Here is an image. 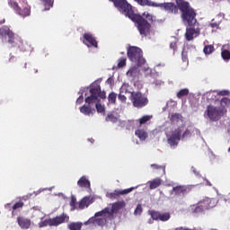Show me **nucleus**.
Listing matches in <instances>:
<instances>
[{"instance_id": "f257e3e1", "label": "nucleus", "mask_w": 230, "mask_h": 230, "mask_svg": "<svg viewBox=\"0 0 230 230\" xmlns=\"http://www.w3.org/2000/svg\"><path fill=\"white\" fill-rule=\"evenodd\" d=\"M109 1H111V3H113L115 8H117L119 12H121L123 15L128 17V19H130L132 22L137 24V28L142 37H146L147 35H150V30H152V22H154L153 14L148 12H144L142 15L135 13L134 10L132 9V5L128 4L127 0Z\"/></svg>"}, {"instance_id": "f03ea898", "label": "nucleus", "mask_w": 230, "mask_h": 230, "mask_svg": "<svg viewBox=\"0 0 230 230\" xmlns=\"http://www.w3.org/2000/svg\"><path fill=\"white\" fill-rule=\"evenodd\" d=\"M179 10L181 12V17L189 26H195L197 24V13L190 5L189 2H181L178 4Z\"/></svg>"}, {"instance_id": "7ed1b4c3", "label": "nucleus", "mask_w": 230, "mask_h": 230, "mask_svg": "<svg viewBox=\"0 0 230 230\" xmlns=\"http://www.w3.org/2000/svg\"><path fill=\"white\" fill-rule=\"evenodd\" d=\"M182 132V127H178L171 135L167 136V143L170 146H177V145H179V141L191 136V131H190V129H186L183 133Z\"/></svg>"}, {"instance_id": "20e7f679", "label": "nucleus", "mask_w": 230, "mask_h": 230, "mask_svg": "<svg viewBox=\"0 0 230 230\" xmlns=\"http://www.w3.org/2000/svg\"><path fill=\"white\" fill-rule=\"evenodd\" d=\"M8 4L11 8H13V10H14L17 15H20V17H22L23 19L31 15V7L26 1L22 2V6L19 5L17 2H13L12 0L8 2Z\"/></svg>"}, {"instance_id": "39448f33", "label": "nucleus", "mask_w": 230, "mask_h": 230, "mask_svg": "<svg viewBox=\"0 0 230 230\" xmlns=\"http://www.w3.org/2000/svg\"><path fill=\"white\" fill-rule=\"evenodd\" d=\"M128 58L131 62H135L138 66H145L146 63V60L143 58V50L137 47H129L128 49Z\"/></svg>"}, {"instance_id": "423d86ee", "label": "nucleus", "mask_w": 230, "mask_h": 230, "mask_svg": "<svg viewBox=\"0 0 230 230\" xmlns=\"http://www.w3.org/2000/svg\"><path fill=\"white\" fill-rule=\"evenodd\" d=\"M131 103L136 109H143L148 105V97L141 92H132L130 94Z\"/></svg>"}, {"instance_id": "0eeeda50", "label": "nucleus", "mask_w": 230, "mask_h": 230, "mask_svg": "<svg viewBox=\"0 0 230 230\" xmlns=\"http://www.w3.org/2000/svg\"><path fill=\"white\" fill-rule=\"evenodd\" d=\"M69 220V216L67 214L63 213L60 216H57L53 218L45 219L44 221H41L39 226L40 227H46L48 226H50V227H57V226H60V224H64V222H67Z\"/></svg>"}, {"instance_id": "6e6552de", "label": "nucleus", "mask_w": 230, "mask_h": 230, "mask_svg": "<svg viewBox=\"0 0 230 230\" xmlns=\"http://www.w3.org/2000/svg\"><path fill=\"white\" fill-rule=\"evenodd\" d=\"M0 36L2 39H7V41L13 48H15L17 46V40L19 39L15 37V33H13V31L10 29V27L4 25L0 28Z\"/></svg>"}, {"instance_id": "1a4fd4ad", "label": "nucleus", "mask_w": 230, "mask_h": 230, "mask_svg": "<svg viewBox=\"0 0 230 230\" xmlns=\"http://www.w3.org/2000/svg\"><path fill=\"white\" fill-rule=\"evenodd\" d=\"M205 114L208 116L211 121H218L222 114H224V111L215 106L208 105L207 107V111H205Z\"/></svg>"}, {"instance_id": "9d476101", "label": "nucleus", "mask_w": 230, "mask_h": 230, "mask_svg": "<svg viewBox=\"0 0 230 230\" xmlns=\"http://www.w3.org/2000/svg\"><path fill=\"white\" fill-rule=\"evenodd\" d=\"M137 188V187H131L121 190H115L113 192L108 193L107 197L108 199H111V200H115L119 199L120 195H128V193H132V191H134V190H136Z\"/></svg>"}, {"instance_id": "9b49d317", "label": "nucleus", "mask_w": 230, "mask_h": 230, "mask_svg": "<svg viewBox=\"0 0 230 230\" xmlns=\"http://www.w3.org/2000/svg\"><path fill=\"white\" fill-rule=\"evenodd\" d=\"M155 8H162V10H164V12H167V13H177L179 12V7H177V5H175L173 3H156Z\"/></svg>"}, {"instance_id": "f8f14e48", "label": "nucleus", "mask_w": 230, "mask_h": 230, "mask_svg": "<svg viewBox=\"0 0 230 230\" xmlns=\"http://www.w3.org/2000/svg\"><path fill=\"white\" fill-rule=\"evenodd\" d=\"M83 44L87 46V48H98V40L89 32L84 34Z\"/></svg>"}, {"instance_id": "ddd939ff", "label": "nucleus", "mask_w": 230, "mask_h": 230, "mask_svg": "<svg viewBox=\"0 0 230 230\" xmlns=\"http://www.w3.org/2000/svg\"><path fill=\"white\" fill-rule=\"evenodd\" d=\"M172 193L174 197H185L190 193V187L185 185H178L172 188Z\"/></svg>"}, {"instance_id": "4468645a", "label": "nucleus", "mask_w": 230, "mask_h": 230, "mask_svg": "<svg viewBox=\"0 0 230 230\" xmlns=\"http://www.w3.org/2000/svg\"><path fill=\"white\" fill-rule=\"evenodd\" d=\"M200 35V29L199 28H193L190 27L186 29V33H185V39L187 40H193L195 38L199 37Z\"/></svg>"}, {"instance_id": "2eb2a0df", "label": "nucleus", "mask_w": 230, "mask_h": 230, "mask_svg": "<svg viewBox=\"0 0 230 230\" xmlns=\"http://www.w3.org/2000/svg\"><path fill=\"white\" fill-rule=\"evenodd\" d=\"M125 206V201H118L113 203L111 208H109L110 217H112V215H114L115 213H118L119 209H123Z\"/></svg>"}, {"instance_id": "dca6fc26", "label": "nucleus", "mask_w": 230, "mask_h": 230, "mask_svg": "<svg viewBox=\"0 0 230 230\" xmlns=\"http://www.w3.org/2000/svg\"><path fill=\"white\" fill-rule=\"evenodd\" d=\"M17 222L22 229H30V226H31V220L22 217H17Z\"/></svg>"}, {"instance_id": "f3484780", "label": "nucleus", "mask_w": 230, "mask_h": 230, "mask_svg": "<svg viewBox=\"0 0 230 230\" xmlns=\"http://www.w3.org/2000/svg\"><path fill=\"white\" fill-rule=\"evenodd\" d=\"M24 208V201H18L14 203V205L12 207V204L7 203L5 205V208L9 209V211H12V214L13 215V211H17V209H22Z\"/></svg>"}, {"instance_id": "a211bd4d", "label": "nucleus", "mask_w": 230, "mask_h": 230, "mask_svg": "<svg viewBox=\"0 0 230 230\" xmlns=\"http://www.w3.org/2000/svg\"><path fill=\"white\" fill-rule=\"evenodd\" d=\"M80 112L82 114H84V116H91V114H94V112H96V110L91 108V105H83L80 108Z\"/></svg>"}, {"instance_id": "6ab92c4d", "label": "nucleus", "mask_w": 230, "mask_h": 230, "mask_svg": "<svg viewBox=\"0 0 230 230\" xmlns=\"http://www.w3.org/2000/svg\"><path fill=\"white\" fill-rule=\"evenodd\" d=\"M105 218H96V217H91L86 221L87 224H93V226H105Z\"/></svg>"}, {"instance_id": "aec40b11", "label": "nucleus", "mask_w": 230, "mask_h": 230, "mask_svg": "<svg viewBox=\"0 0 230 230\" xmlns=\"http://www.w3.org/2000/svg\"><path fill=\"white\" fill-rule=\"evenodd\" d=\"M79 188H91V181L85 177L82 176L77 181Z\"/></svg>"}, {"instance_id": "412c9836", "label": "nucleus", "mask_w": 230, "mask_h": 230, "mask_svg": "<svg viewBox=\"0 0 230 230\" xmlns=\"http://www.w3.org/2000/svg\"><path fill=\"white\" fill-rule=\"evenodd\" d=\"M127 75L129 76L130 78H132L133 80H136V78H137V76H139V68H137V66L131 67L127 72Z\"/></svg>"}, {"instance_id": "4be33fe9", "label": "nucleus", "mask_w": 230, "mask_h": 230, "mask_svg": "<svg viewBox=\"0 0 230 230\" xmlns=\"http://www.w3.org/2000/svg\"><path fill=\"white\" fill-rule=\"evenodd\" d=\"M137 4H140V6H153L155 8L157 6V3L153 2L151 0H134Z\"/></svg>"}, {"instance_id": "5701e85b", "label": "nucleus", "mask_w": 230, "mask_h": 230, "mask_svg": "<svg viewBox=\"0 0 230 230\" xmlns=\"http://www.w3.org/2000/svg\"><path fill=\"white\" fill-rule=\"evenodd\" d=\"M135 136L140 139V141H145L148 137V133L145 129H137L135 131Z\"/></svg>"}, {"instance_id": "b1692460", "label": "nucleus", "mask_w": 230, "mask_h": 230, "mask_svg": "<svg viewBox=\"0 0 230 230\" xmlns=\"http://www.w3.org/2000/svg\"><path fill=\"white\" fill-rule=\"evenodd\" d=\"M199 206L203 208V209H210V208H213L211 205V199H204L203 200L199 202Z\"/></svg>"}, {"instance_id": "393cba45", "label": "nucleus", "mask_w": 230, "mask_h": 230, "mask_svg": "<svg viewBox=\"0 0 230 230\" xmlns=\"http://www.w3.org/2000/svg\"><path fill=\"white\" fill-rule=\"evenodd\" d=\"M220 106L222 107V111L223 112H227L226 110V107H230V98L228 97H224L220 101Z\"/></svg>"}, {"instance_id": "a878e982", "label": "nucleus", "mask_w": 230, "mask_h": 230, "mask_svg": "<svg viewBox=\"0 0 230 230\" xmlns=\"http://www.w3.org/2000/svg\"><path fill=\"white\" fill-rule=\"evenodd\" d=\"M163 181L161 178H155V180L149 181V188L151 190H155V188H159L161 186Z\"/></svg>"}, {"instance_id": "bb28decb", "label": "nucleus", "mask_w": 230, "mask_h": 230, "mask_svg": "<svg viewBox=\"0 0 230 230\" xmlns=\"http://www.w3.org/2000/svg\"><path fill=\"white\" fill-rule=\"evenodd\" d=\"M84 224L82 222H72L67 225L69 230H82Z\"/></svg>"}, {"instance_id": "cd10ccee", "label": "nucleus", "mask_w": 230, "mask_h": 230, "mask_svg": "<svg viewBox=\"0 0 230 230\" xmlns=\"http://www.w3.org/2000/svg\"><path fill=\"white\" fill-rule=\"evenodd\" d=\"M85 208H89V199L84 198L78 202L77 209H85Z\"/></svg>"}, {"instance_id": "c85d7f7f", "label": "nucleus", "mask_w": 230, "mask_h": 230, "mask_svg": "<svg viewBox=\"0 0 230 230\" xmlns=\"http://www.w3.org/2000/svg\"><path fill=\"white\" fill-rule=\"evenodd\" d=\"M100 91H102V87L100 85H93L90 88V94L92 96H95L98 98V94H100Z\"/></svg>"}, {"instance_id": "c756f323", "label": "nucleus", "mask_w": 230, "mask_h": 230, "mask_svg": "<svg viewBox=\"0 0 230 230\" xmlns=\"http://www.w3.org/2000/svg\"><path fill=\"white\" fill-rule=\"evenodd\" d=\"M188 94H190V90L188 88H183L177 93L176 96L181 100V98H184V96H188Z\"/></svg>"}, {"instance_id": "7c9ffc66", "label": "nucleus", "mask_w": 230, "mask_h": 230, "mask_svg": "<svg viewBox=\"0 0 230 230\" xmlns=\"http://www.w3.org/2000/svg\"><path fill=\"white\" fill-rule=\"evenodd\" d=\"M221 57L223 58V60H226V62H229V60H230V51L224 49V47H223V49L221 50Z\"/></svg>"}, {"instance_id": "2f4dec72", "label": "nucleus", "mask_w": 230, "mask_h": 230, "mask_svg": "<svg viewBox=\"0 0 230 230\" xmlns=\"http://www.w3.org/2000/svg\"><path fill=\"white\" fill-rule=\"evenodd\" d=\"M215 51V46L213 45H206L203 49V53L205 55H211Z\"/></svg>"}, {"instance_id": "473e14b6", "label": "nucleus", "mask_w": 230, "mask_h": 230, "mask_svg": "<svg viewBox=\"0 0 230 230\" xmlns=\"http://www.w3.org/2000/svg\"><path fill=\"white\" fill-rule=\"evenodd\" d=\"M96 102H98V97L94 95H90L85 98V103L88 105H93V103H96Z\"/></svg>"}, {"instance_id": "72a5a7b5", "label": "nucleus", "mask_w": 230, "mask_h": 230, "mask_svg": "<svg viewBox=\"0 0 230 230\" xmlns=\"http://www.w3.org/2000/svg\"><path fill=\"white\" fill-rule=\"evenodd\" d=\"M171 218L170 212H164V213H160V217L158 220L161 222H168V220Z\"/></svg>"}, {"instance_id": "f704fd0d", "label": "nucleus", "mask_w": 230, "mask_h": 230, "mask_svg": "<svg viewBox=\"0 0 230 230\" xmlns=\"http://www.w3.org/2000/svg\"><path fill=\"white\" fill-rule=\"evenodd\" d=\"M106 121H111V123H118V117L114 113H109L106 117Z\"/></svg>"}, {"instance_id": "c9c22d12", "label": "nucleus", "mask_w": 230, "mask_h": 230, "mask_svg": "<svg viewBox=\"0 0 230 230\" xmlns=\"http://www.w3.org/2000/svg\"><path fill=\"white\" fill-rule=\"evenodd\" d=\"M149 215L151 216V218L153 220H159L161 212L155 211V210H151V211H149Z\"/></svg>"}, {"instance_id": "e433bc0d", "label": "nucleus", "mask_w": 230, "mask_h": 230, "mask_svg": "<svg viewBox=\"0 0 230 230\" xmlns=\"http://www.w3.org/2000/svg\"><path fill=\"white\" fill-rule=\"evenodd\" d=\"M118 98V94L116 93L111 92L108 96L109 103H116V99Z\"/></svg>"}, {"instance_id": "4c0bfd02", "label": "nucleus", "mask_w": 230, "mask_h": 230, "mask_svg": "<svg viewBox=\"0 0 230 230\" xmlns=\"http://www.w3.org/2000/svg\"><path fill=\"white\" fill-rule=\"evenodd\" d=\"M43 4L45 6L44 12H46V10H49L53 7V0H43Z\"/></svg>"}, {"instance_id": "58836bf2", "label": "nucleus", "mask_w": 230, "mask_h": 230, "mask_svg": "<svg viewBox=\"0 0 230 230\" xmlns=\"http://www.w3.org/2000/svg\"><path fill=\"white\" fill-rule=\"evenodd\" d=\"M103 215H110L109 208H105L102 211L95 213L93 217L96 218V217H103Z\"/></svg>"}, {"instance_id": "ea45409f", "label": "nucleus", "mask_w": 230, "mask_h": 230, "mask_svg": "<svg viewBox=\"0 0 230 230\" xmlns=\"http://www.w3.org/2000/svg\"><path fill=\"white\" fill-rule=\"evenodd\" d=\"M95 109H96L97 112H99L101 114H105V106L102 105V103H96Z\"/></svg>"}, {"instance_id": "a19ab883", "label": "nucleus", "mask_w": 230, "mask_h": 230, "mask_svg": "<svg viewBox=\"0 0 230 230\" xmlns=\"http://www.w3.org/2000/svg\"><path fill=\"white\" fill-rule=\"evenodd\" d=\"M152 119V116L150 115H145L141 119H139L140 125H145V123H147V121H150Z\"/></svg>"}, {"instance_id": "79ce46f5", "label": "nucleus", "mask_w": 230, "mask_h": 230, "mask_svg": "<svg viewBox=\"0 0 230 230\" xmlns=\"http://www.w3.org/2000/svg\"><path fill=\"white\" fill-rule=\"evenodd\" d=\"M127 66V58H120L118 60V67L121 68V67H125Z\"/></svg>"}, {"instance_id": "37998d69", "label": "nucleus", "mask_w": 230, "mask_h": 230, "mask_svg": "<svg viewBox=\"0 0 230 230\" xmlns=\"http://www.w3.org/2000/svg\"><path fill=\"white\" fill-rule=\"evenodd\" d=\"M70 206L73 209H78V207H76V198H75V196L71 197Z\"/></svg>"}, {"instance_id": "c03bdc74", "label": "nucleus", "mask_w": 230, "mask_h": 230, "mask_svg": "<svg viewBox=\"0 0 230 230\" xmlns=\"http://www.w3.org/2000/svg\"><path fill=\"white\" fill-rule=\"evenodd\" d=\"M141 213H143V207L141 206V204H138L134 211V215L137 216L141 215Z\"/></svg>"}, {"instance_id": "a18cd8bd", "label": "nucleus", "mask_w": 230, "mask_h": 230, "mask_svg": "<svg viewBox=\"0 0 230 230\" xmlns=\"http://www.w3.org/2000/svg\"><path fill=\"white\" fill-rule=\"evenodd\" d=\"M181 118H182V115L179 114V113H174L172 115V121H180Z\"/></svg>"}, {"instance_id": "49530a36", "label": "nucleus", "mask_w": 230, "mask_h": 230, "mask_svg": "<svg viewBox=\"0 0 230 230\" xmlns=\"http://www.w3.org/2000/svg\"><path fill=\"white\" fill-rule=\"evenodd\" d=\"M151 168H153V170H164V166L158 165L157 164H151Z\"/></svg>"}, {"instance_id": "de8ad7c7", "label": "nucleus", "mask_w": 230, "mask_h": 230, "mask_svg": "<svg viewBox=\"0 0 230 230\" xmlns=\"http://www.w3.org/2000/svg\"><path fill=\"white\" fill-rule=\"evenodd\" d=\"M204 211V208L199 204L194 209V213H202Z\"/></svg>"}, {"instance_id": "09e8293b", "label": "nucleus", "mask_w": 230, "mask_h": 230, "mask_svg": "<svg viewBox=\"0 0 230 230\" xmlns=\"http://www.w3.org/2000/svg\"><path fill=\"white\" fill-rule=\"evenodd\" d=\"M215 98H217V96L215 95L214 93H207V100L209 101V100H215Z\"/></svg>"}, {"instance_id": "8fccbe9b", "label": "nucleus", "mask_w": 230, "mask_h": 230, "mask_svg": "<svg viewBox=\"0 0 230 230\" xmlns=\"http://www.w3.org/2000/svg\"><path fill=\"white\" fill-rule=\"evenodd\" d=\"M29 199H31V194H28V195L22 197L20 201L26 202V200H29Z\"/></svg>"}, {"instance_id": "3c124183", "label": "nucleus", "mask_w": 230, "mask_h": 230, "mask_svg": "<svg viewBox=\"0 0 230 230\" xmlns=\"http://www.w3.org/2000/svg\"><path fill=\"white\" fill-rule=\"evenodd\" d=\"M119 100L122 103H125V102H127V96H125L124 94L119 93Z\"/></svg>"}, {"instance_id": "603ef678", "label": "nucleus", "mask_w": 230, "mask_h": 230, "mask_svg": "<svg viewBox=\"0 0 230 230\" xmlns=\"http://www.w3.org/2000/svg\"><path fill=\"white\" fill-rule=\"evenodd\" d=\"M229 94V91L223 90L218 93L219 96H227Z\"/></svg>"}, {"instance_id": "864d4df0", "label": "nucleus", "mask_w": 230, "mask_h": 230, "mask_svg": "<svg viewBox=\"0 0 230 230\" xmlns=\"http://www.w3.org/2000/svg\"><path fill=\"white\" fill-rule=\"evenodd\" d=\"M98 98H102V100H105V98H107L105 92H102V90H100V93L98 94Z\"/></svg>"}, {"instance_id": "5fc2aeb1", "label": "nucleus", "mask_w": 230, "mask_h": 230, "mask_svg": "<svg viewBox=\"0 0 230 230\" xmlns=\"http://www.w3.org/2000/svg\"><path fill=\"white\" fill-rule=\"evenodd\" d=\"M170 48H171V49H173V51H175V49H177V42H175V41L171 42Z\"/></svg>"}, {"instance_id": "6e6d98bb", "label": "nucleus", "mask_w": 230, "mask_h": 230, "mask_svg": "<svg viewBox=\"0 0 230 230\" xmlns=\"http://www.w3.org/2000/svg\"><path fill=\"white\" fill-rule=\"evenodd\" d=\"M84 102V95H80L76 100V103L80 105V103Z\"/></svg>"}, {"instance_id": "4d7b16f0", "label": "nucleus", "mask_w": 230, "mask_h": 230, "mask_svg": "<svg viewBox=\"0 0 230 230\" xmlns=\"http://www.w3.org/2000/svg\"><path fill=\"white\" fill-rule=\"evenodd\" d=\"M106 82L107 84H112V78H108Z\"/></svg>"}, {"instance_id": "13d9d810", "label": "nucleus", "mask_w": 230, "mask_h": 230, "mask_svg": "<svg viewBox=\"0 0 230 230\" xmlns=\"http://www.w3.org/2000/svg\"><path fill=\"white\" fill-rule=\"evenodd\" d=\"M183 230H197V228H184Z\"/></svg>"}, {"instance_id": "bf43d9fd", "label": "nucleus", "mask_w": 230, "mask_h": 230, "mask_svg": "<svg viewBox=\"0 0 230 230\" xmlns=\"http://www.w3.org/2000/svg\"><path fill=\"white\" fill-rule=\"evenodd\" d=\"M34 73H39V70H37V69H34Z\"/></svg>"}, {"instance_id": "052dcab7", "label": "nucleus", "mask_w": 230, "mask_h": 230, "mask_svg": "<svg viewBox=\"0 0 230 230\" xmlns=\"http://www.w3.org/2000/svg\"><path fill=\"white\" fill-rule=\"evenodd\" d=\"M208 186H211V183L208 182Z\"/></svg>"}, {"instance_id": "680f3d73", "label": "nucleus", "mask_w": 230, "mask_h": 230, "mask_svg": "<svg viewBox=\"0 0 230 230\" xmlns=\"http://www.w3.org/2000/svg\"><path fill=\"white\" fill-rule=\"evenodd\" d=\"M25 67H26V64H25Z\"/></svg>"}]
</instances>
